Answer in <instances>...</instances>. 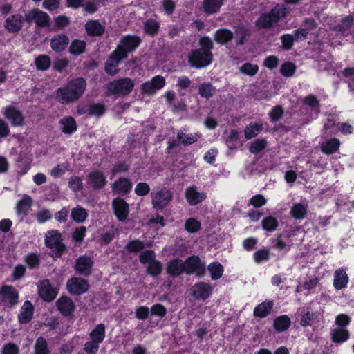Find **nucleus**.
Masks as SVG:
<instances>
[{
    "instance_id": "4c0bfd02",
    "label": "nucleus",
    "mask_w": 354,
    "mask_h": 354,
    "mask_svg": "<svg viewBox=\"0 0 354 354\" xmlns=\"http://www.w3.org/2000/svg\"><path fill=\"white\" fill-rule=\"evenodd\" d=\"M224 0H205L203 2L204 11L208 14L217 12L223 3Z\"/></svg>"
},
{
    "instance_id": "0e129e2a",
    "label": "nucleus",
    "mask_w": 354,
    "mask_h": 354,
    "mask_svg": "<svg viewBox=\"0 0 354 354\" xmlns=\"http://www.w3.org/2000/svg\"><path fill=\"white\" fill-rule=\"evenodd\" d=\"M143 242L138 240H133L129 242L126 245V249L129 252H137L144 248Z\"/></svg>"
},
{
    "instance_id": "4be33fe9",
    "label": "nucleus",
    "mask_w": 354,
    "mask_h": 354,
    "mask_svg": "<svg viewBox=\"0 0 354 354\" xmlns=\"http://www.w3.org/2000/svg\"><path fill=\"white\" fill-rule=\"evenodd\" d=\"M59 311L64 315H70L75 310V304L71 299L66 296L60 297L56 302Z\"/></svg>"
},
{
    "instance_id": "473e14b6",
    "label": "nucleus",
    "mask_w": 354,
    "mask_h": 354,
    "mask_svg": "<svg viewBox=\"0 0 354 354\" xmlns=\"http://www.w3.org/2000/svg\"><path fill=\"white\" fill-rule=\"evenodd\" d=\"M86 32L92 36H100L104 32V27L97 20H91L86 24Z\"/></svg>"
},
{
    "instance_id": "864d4df0",
    "label": "nucleus",
    "mask_w": 354,
    "mask_h": 354,
    "mask_svg": "<svg viewBox=\"0 0 354 354\" xmlns=\"http://www.w3.org/2000/svg\"><path fill=\"white\" fill-rule=\"evenodd\" d=\"M259 71V67L256 64H252L250 63H245L239 68V71L249 76H253Z\"/></svg>"
},
{
    "instance_id": "58836bf2",
    "label": "nucleus",
    "mask_w": 354,
    "mask_h": 354,
    "mask_svg": "<svg viewBox=\"0 0 354 354\" xmlns=\"http://www.w3.org/2000/svg\"><path fill=\"white\" fill-rule=\"evenodd\" d=\"M200 138L198 133L186 134L183 131H180L177 133L178 140L184 145H189L198 140Z\"/></svg>"
},
{
    "instance_id": "423d86ee",
    "label": "nucleus",
    "mask_w": 354,
    "mask_h": 354,
    "mask_svg": "<svg viewBox=\"0 0 354 354\" xmlns=\"http://www.w3.org/2000/svg\"><path fill=\"white\" fill-rule=\"evenodd\" d=\"M140 42L141 39L139 37L128 35L121 38L115 50L120 55L122 58H127V54L135 50Z\"/></svg>"
},
{
    "instance_id": "39448f33",
    "label": "nucleus",
    "mask_w": 354,
    "mask_h": 354,
    "mask_svg": "<svg viewBox=\"0 0 354 354\" xmlns=\"http://www.w3.org/2000/svg\"><path fill=\"white\" fill-rule=\"evenodd\" d=\"M211 51H205L203 49H196L190 52L188 55V62L190 66L196 68L205 67L212 61Z\"/></svg>"
},
{
    "instance_id": "5701e85b",
    "label": "nucleus",
    "mask_w": 354,
    "mask_h": 354,
    "mask_svg": "<svg viewBox=\"0 0 354 354\" xmlns=\"http://www.w3.org/2000/svg\"><path fill=\"white\" fill-rule=\"evenodd\" d=\"M32 205V199L28 195H24L17 202L16 205V212L18 216L23 218L27 215Z\"/></svg>"
},
{
    "instance_id": "f03ea898",
    "label": "nucleus",
    "mask_w": 354,
    "mask_h": 354,
    "mask_svg": "<svg viewBox=\"0 0 354 354\" xmlns=\"http://www.w3.org/2000/svg\"><path fill=\"white\" fill-rule=\"evenodd\" d=\"M289 11L288 9L283 4H277L269 12L263 13L256 24L257 26L262 28H270L279 21L286 17Z\"/></svg>"
},
{
    "instance_id": "49530a36",
    "label": "nucleus",
    "mask_w": 354,
    "mask_h": 354,
    "mask_svg": "<svg viewBox=\"0 0 354 354\" xmlns=\"http://www.w3.org/2000/svg\"><path fill=\"white\" fill-rule=\"evenodd\" d=\"M208 270L212 280H217L221 277L223 272V266L217 262L212 263L208 266Z\"/></svg>"
},
{
    "instance_id": "1a4fd4ad",
    "label": "nucleus",
    "mask_w": 354,
    "mask_h": 354,
    "mask_svg": "<svg viewBox=\"0 0 354 354\" xmlns=\"http://www.w3.org/2000/svg\"><path fill=\"white\" fill-rule=\"evenodd\" d=\"M19 295L15 288L3 286L0 289V302L5 307H12L18 303Z\"/></svg>"
},
{
    "instance_id": "dca6fc26",
    "label": "nucleus",
    "mask_w": 354,
    "mask_h": 354,
    "mask_svg": "<svg viewBox=\"0 0 354 354\" xmlns=\"http://www.w3.org/2000/svg\"><path fill=\"white\" fill-rule=\"evenodd\" d=\"M37 288L39 295L45 301H50L57 295L56 288L52 287L48 280L39 281Z\"/></svg>"
},
{
    "instance_id": "ea45409f",
    "label": "nucleus",
    "mask_w": 354,
    "mask_h": 354,
    "mask_svg": "<svg viewBox=\"0 0 354 354\" xmlns=\"http://www.w3.org/2000/svg\"><path fill=\"white\" fill-rule=\"evenodd\" d=\"M290 325V319L287 315H281L274 321V327L279 332L286 330Z\"/></svg>"
},
{
    "instance_id": "bf43d9fd",
    "label": "nucleus",
    "mask_w": 354,
    "mask_h": 354,
    "mask_svg": "<svg viewBox=\"0 0 354 354\" xmlns=\"http://www.w3.org/2000/svg\"><path fill=\"white\" fill-rule=\"evenodd\" d=\"M266 147V141L263 139H257L251 143L250 151L253 154H257L263 150Z\"/></svg>"
},
{
    "instance_id": "79ce46f5",
    "label": "nucleus",
    "mask_w": 354,
    "mask_h": 354,
    "mask_svg": "<svg viewBox=\"0 0 354 354\" xmlns=\"http://www.w3.org/2000/svg\"><path fill=\"white\" fill-rule=\"evenodd\" d=\"M261 225L264 230L273 232L277 228L279 222L274 216H268L261 221Z\"/></svg>"
},
{
    "instance_id": "8fccbe9b",
    "label": "nucleus",
    "mask_w": 354,
    "mask_h": 354,
    "mask_svg": "<svg viewBox=\"0 0 354 354\" xmlns=\"http://www.w3.org/2000/svg\"><path fill=\"white\" fill-rule=\"evenodd\" d=\"M49 353L46 339L43 337L38 338L34 346V351L31 354H49Z\"/></svg>"
},
{
    "instance_id": "338daca9",
    "label": "nucleus",
    "mask_w": 354,
    "mask_h": 354,
    "mask_svg": "<svg viewBox=\"0 0 354 354\" xmlns=\"http://www.w3.org/2000/svg\"><path fill=\"white\" fill-rule=\"evenodd\" d=\"M68 185L73 192H77L82 187V180L78 176H73L68 180Z\"/></svg>"
},
{
    "instance_id": "6ab92c4d",
    "label": "nucleus",
    "mask_w": 354,
    "mask_h": 354,
    "mask_svg": "<svg viewBox=\"0 0 354 354\" xmlns=\"http://www.w3.org/2000/svg\"><path fill=\"white\" fill-rule=\"evenodd\" d=\"M112 206L115 215L120 221H124L129 214V205L122 198H116L113 201Z\"/></svg>"
},
{
    "instance_id": "5fc2aeb1",
    "label": "nucleus",
    "mask_w": 354,
    "mask_h": 354,
    "mask_svg": "<svg viewBox=\"0 0 354 354\" xmlns=\"http://www.w3.org/2000/svg\"><path fill=\"white\" fill-rule=\"evenodd\" d=\"M147 273L153 277L158 276L162 271V264L157 260H154L147 266Z\"/></svg>"
},
{
    "instance_id": "09e8293b",
    "label": "nucleus",
    "mask_w": 354,
    "mask_h": 354,
    "mask_svg": "<svg viewBox=\"0 0 354 354\" xmlns=\"http://www.w3.org/2000/svg\"><path fill=\"white\" fill-rule=\"evenodd\" d=\"M263 129L262 124L252 123L250 124L244 131V135L247 140L255 137Z\"/></svg>"
},
{
    "instance_id": "69168bd1",
    "label": "nucleus",
    "mask_w": 354,
    "mask_h": 354,
    "mask_svg": "<svg viewBox=\"0 0 354 354\" xmlns=\"http://www.w3.org/2000/svg\"><path fill=\"white\" fill-rule=\"evenodd\" d=\"M35 217L38 223H43L52 218V213L48 209H41L35 214Z\"/></svg>"
},
{
    "instance_id": "412c9836",
    "label": "nucleus",
    "mask_w": 354,
    "mask_h": 354,
    "mask_svg": "<svg viewBox=\"0 0 354 354\" xmlns=\"http://www.w3.org/2000/svg\"><path fill=\"white\" fill-rule=\"evenodd\" d=\"M125 58H122L115 50L111 53L105 64V71L110 75H115L118 72L119 63Z\"/></svg>"
},
{
    "instance_id": "2eb2a0df",
    "label": "nucleus",
    "mask_w": 354,
    "mask_h": 354,
    "mask_svg": "<svg viewBox=\"0 0 354 354\" xmlns=\"http://www.w3.org/2000/svg\"><path fill=\"white\" fill-rule=\"evenodd\" d=\"M185 198L187 203L192 205H196L207 198V195L203 192H200L196 186H190L186 189Z\"/></svg>"
},
{
    "instance_id": "aec40b11",
    "label": "nucleus",
    "mask_w": 354,
    "mask_h": 354,
    "mask_svg": "<svg viewBox=\"0 0 354 354\" xmlns=\"http://www.w3.org/2000/svg\"><path fill=\"white\" fill-rule=\"evenodd\" d=\"M92 266L91 259L86 256H82L77 259L75 268L80 274L88 276L91 272Z\"/></svg>"
},
{
    "instance_id": "de8ad7c7",
    "label": "nucleus",
    "mask_w": 354,
    "mask_h": 354,
    "mask_svg": "<svg viewBox=\"0 0 354 354\" xmlns=\"http://www.w3.org/2000/svg\"><path fill=\"white\" fill-rule=\"evenodd\" d=\"M86 43L82 40L73 41L69 47V52L74 55H80L84 52Z\"/></svg>"
},
{
    "instance_id": "393cba45",
    "label": "nucleus",
    "mask_w": 354,
    "mask_h": 354,
    "mask_svg": "<svg viewBox=\"0 0 354 354\" xmlns=\"http://www.w3.org/2000/svg\"><path fill=\"white\" fill-rule=\"evenodd\" d=\"M24 18L22 15L17 14L8 18L5 21L6 29L10 32H18L21 30Z\"/></svg>"
},
{
    "instance_id": "c9c22d12",
    "label": "nucleus",
    "mask_w": 354,
    "mask_h": 354,
    "mask_svg": "<svg viewBox=\"0 0 354 354\" xmlns=\"http://www.w3.org/2000/svg\"><path fill=\"white\" fill-rule=\"evenodd\" d=\"M339 145L340 142L337 138H330L322 144L321 150L325 154H332L339 149Z\"/></svg>"
},
{
    "instance_id": "774afa93",
    "label": "nucleus",
    "mask_w": 354,
    "mask_h": 354,
    "mask_svg": "<svg viewBox=\"0 0 354 354\" xmlns=\"http://www.w3.org/2000/svg\"><path fill=\"white\" fill-rule=\"evenodd\" d=\"M267 200L266 198L261 194H257L252 196L250 199V205L254 206L256 208L261 207L266 205Z\"/></svg>"
},
{
    "instance_id": "c85d7f7f",
    "label": "nucleus",
    "mask_w": 354,
    "mask_h": 354,
    "mask_svg": "<svg viewBox=\"0 0 354 354\" xmlns=\"http://www.w3.org/2000/svg\"><path fill=\"white\" fill-rule=\"evenodd\" d=\"M68 42V37L66 35L59 34L52 37L50 46L53 50L60 52L65 49Z\"/></svg>"
},
{
    "instance_id": "6e6552de",
    "label": "nucleus",
    "mask_w": 354,
    "mask_h": 354,
    "mask_svg": "<svg viewBox=\"0 0 354 354\" xmlns=\"http://www.w3.org/2000/svg\"><path fill=\"white\" fill-rule=\"evenodd\" d=\"M172 198L173 194L166 188L151 193L152 204L158 209H162L167 206Z\"/></svg>"
},
{
    "instance_id": "e433bc0d",
    "label": "nucleus",
    "mask_w": 354,
    "mask_h": 354,
    "mask_svg": "<svg viewBox=\"0 0 354 354\" xmlns=\"http://www.w3.org/2000/svg\"><path fill=\"white\" fill-rule=\"evenodd\" d=\"M71 217L75 222L80 223L86 221L88 217V213L86 209L80 205H77L72 209Z\"/></svg>"
},
{
    "instance_id": "f704fd0d",
    "label": "nucleus",
    "mask_w": 354,
    "mask_h": 354,
    "mask_svg": "<svg viewBox=\"0 0 354 354\" xmlns=\"http://www.w3.org/2000/svg\"><path fill=\"white\" fill-rule=\"evenodd\" d=\"M184 261L180 259H174L169 262L167 272L172 276H178L185 272Z\"/></svg>"
},
{
    "instance_id": "7c9ffc66",
    "label": "nucleus",
    "mask_w": 354,
    "mask_h": 354,
    "mask_svg": "<svg viewBox=\"0 0 354 354\" xmlns=\"http://www.w3.org/2000/svg\"><path fill=\"white\" fill-rule=\"evenodd\" d=\"M307 209L308 204L306 203H295L290 208V214L295 219L301 220L306 216Z\"/></svg>"
},
{
    "instance_id": "f3484780",
    "label": "nucleus",
    "mask_w": 354,
    "mask_h": 354,
    "mask_svg": "<svg viewBox=\"0 0 354 354\" xmlns=\"http://www.w3.org/2000/svg\"><path fill=\"white\" fill-rule=\"evenodd\" d=\"M191 291L196 299L205 300L212 294V287L209 283L201 282L194 284L192 287Z\"/></svg>"
},
{
    "instance_id": "f257e3e1",
    "label": "nucleus",
    "mask_w": 354,
    "mask_h": 354,
    "mask_svg": "<svg viewBox=\"0 0 354 354\" xmlns=\"http://www.w3.org/2000/svg\"><path fill=\"white\" fill-rule=\"evenodd\" d=\"M86 86V81L82 77L72 80L66 86L57 90L56 100L62 104L73 103L83 95Z\"/></svg>"
},
{
    "instance_id": "c03bdc74",
    "label": "nucleus",
    "mask_w": 354,
    "mask_h": 354,
    "mask_svg": "<svg viewBox=\"0 0 354 354\" xmlns=\"http://www.w3.org/2000/svg\"><path fill=\"white\" fill-rule=\"evenodd\" d=\"M35 64L39 71H46L50 68L51 60L46 55H41L35 58Z\"/></svg>"
},
{
    "instance_id": "680f3d73",
    "label": "nucleus",
    "mask_w": 354,
    "mask_h": 354,
    "mask_svg": "<svg viewBox=\"0 0 354 354\" xmlns=\"http://www.w3.org/2000/svg\"><path fill=\"white\" fill-rule=\"evenodd\" d=\"M105 112V108L102 104H94L88 108V113L89 115L101 116Z\"/></svg>"
},
{
    "instance_id": "0eeeda50",
    "label": "nucleus",
    "mask_w": 354,
    "mask_h": 354,
    "mask_svg": "<svg viewBox=\"0 0 354 354\" xmlns=\"http://www.w3.org/2000/svg\"><path fill=\"white\" fill-rule=\"evenodd\" d=\"M46 245L47 247L54 249L52 251L53 257H59L65 250L64 245L61 242V234L57 230H51L46 234Z\"/></svg>"
},
{
    "instance_id": "a211bd4d",
    "label": "nucleus",
    "mask_w": 354,
    "mask_h": 354,
    "mask_svg": "<svg viewBox=\"0 0 354 354\" xmlns=\"http://www.w3.org/2000/svg\"><path fill=\"white\" fill-rule=\"evenodd\" d=\"M6 118L9 120L12 126H21L24 124V118L22 113L13 106L5 107L2 111Z\"/></svg>"
},
{
    "instance_id": "9d476101",
    "label": "nucleus",
    "mask_w": 354,
    "mask_h": 354,
    "mask_svg": "<svg viewBox=\"0 0 354 354\" xmlns=\"http://www.w3.org/2000/svg\"><path fill=\"white\" fill-rule=\"evenodd\" d=\"M86 183L88 188L100 189L106 185V178L102 171L93 170L86 176Z\"/></svg>"
},
{
    "instance_id": "37998d69",
    "label": "nucleus",
    "mask_w": 354,
    "mask_h": 354,
    "mask_svg": "<svg viewBox=\"0 0 354 354\" xmlns=\"http://www.w3.org/2000/svg\"><path fill=\"white\" fill-rule=\"evenodd\" d=\"M249 35V30L242 26L238 27L234 33V37L235 38L236 44L237 46L243 45L245 42L247 37Z\"/></svg>"
},
{
    "instance_id": "ddd939ff",
    "label": "nucleus",
    "mask_w": 354,
    "mask_h": 354,
    "mask_svg": "<svg viewBox=\"0 0 354 354\" xmlns=\"http://www.w3.org/2000/svg\"><path fill=\"white\" fill-rule=\"evenodd\" d=\"M185 272L187 274L194 273L198 277H201L205 273V266L199 258L196 256L191 257L184 261Z\"/></svg>"
},
{
    "instance_id": "603ef678",
    "label": "nucleus",
    "mask_w": 354,
    "mask_h": 354,
    "mask_svg": "<svg viewBox=\"0 0 354 354\" xmlns=\"http://www.w3.org/2000/svg\"><path fill=\"white\" fill-rule=\"evenodd\" d=\"M292 244L293 243L291 241H288L286 242L284 241L282 239L281 235H279L275 240V245L274 248L279 251H284L285 252H287L290 250Z\"/></svg>"
},
{
    "instance_id": "f8f14e48",
    "label": "nucleus",
    "mask_w": 354,
    "mask_h": 354,
    "mask_svg": "<svg viewBox=\"0 0 354 354\" xmlns=\"http://www.w3.org/2000/svg\"><path fill=\"white\" fill-rule=\"evenodd\" d=\"M24 20L28 24L35 21L38 26L44 27L48 26L50 17L47 13L35 9L27 12L25 15Z\"/></svg>"
},
{
    "instance_id": "4d7b16f0",
    "label": "nucleus",
    "mask_w": 354,
    "mask_h": 354,
    "mask_svg": "<svg viewBox=\"0 0 354 354\" xmlns=\"http://www.w3.org/2000/svg\"><path fill=\"white\" fill-rule=\"evenodd\" d=\"M185 230L190 233H195L201 228V223L194 218L187 219L185 224Z\"/></svg>"
},
{
    "instance_id": "b1692460",
    "label": "nucleus",
    "mask_w": 354,
    "mask_h": 354,
    "mask_svg": "<svg viewBox=\"0 0 354 354\" xmlns=\"http://www.w3.org/2000/svg\"><path fill=\"white\" fill-rule=\"evenodd\" d=\"M132 189V183L126 178H120L115 180L112 185V191L115 194H125Z\"/></svg>"
},
{
    "instance_id": "a878e982",
    "label": "nucleus",
    "mask_w": 354,
    "mask_h": 354,
    "mask_svg": "<svg viewBox=\"0 0 354 354\" xmlns=\"http://www.w3.org/2000/svg\"><path fill=\"white\" fill-rule=\"evenodd\" d=\"M331 339L335 343L341 344L349 338V332L346 328L334 326L330 330Z\"/></svg>"
},
{
    "instance_id": "c756f323",
    "label": "nucleus",
    "mask_w": 354,
    "mask_h": 354,
    "mask_svg": "<svg viewBox=\"0 0 354 354\" xmlns=\"http://www.w3.org/2000/svg\"><path fill=\"white\" fill-rule=\"evenodd\" d=\"M234 38V33L227 28L217 30L214 35V41L221 45H225L231 41Z\"/></svg>"
},
{
    "instance_id": "4468645a",
    "label": "nucleus",
    "mask_w": 354,
    "mask_h": 354,
    "mask_svg": "<svg viewBox=\"0 0 354 354\" xmlns=\"http://www.w3.org/2000/svg\"><path fill=\"white\" fill-rule=\"evenodd\" d=\"M67 289L71 294L79 295L88 290V284L84 279L73 277L67 282Z\"/></svg>"
},
{
    "instance_id": "72a5a7b5",
    "label": "nucleus",
    "mask_w": 354,
    "mask_h": 354,
    "mask_svg": "<svg viewBox=\"0 0 354 354\" xmlns=\"http://www.w3.org/2000/svg\"><path fill=\"white\" fill-rule=\"evenodd\" d=\"M272 307V301H266L254 308V315L260 318L266 317L270 314Z\"/></svg>"
},
{
    "instance_id": "3c124183",
    "label": "nucleus",
    "mask_w": 354,
    "mask_h": 354,
    "mask_svg": "<svg viewBox=\"0 0 354 354\" xmlns=\"http://www.w3.org/2000/svg\"><path fill=\"white\" fill-rule=\"evenodd\" d=\"M239 136L240 132L236 130L232 129L229 131L225 139L226 144L229 148L234 149L236 147L235 142L239 140Z\"/></svg>"
},
{
    "instance_id": "bb28decb",
    "label": "nucleus",
    "mask_w": 354,
    "mask_h": 354,
    "mask_svg": "<svg viewBox=\"0 0 354 354\" xmlns=\"http://www.w3.org/2000/svg\"><path fill=\"white\" fill-rule=\"evenodd\" d=\"M34 308L32 304L29 301H26L21 307L18 319L19 323L26 324L29 322L33 315Z\"/></svg>"
},
{
    "instance_id": "a18cd8bd",
    "label": "nucleus",
    "mask_w": 354,
    "mask_h": 354,
    "mask_svg": "<svg viewBox=\"0 0 354 354\" xmlns=\"http://www.w3.org/2000/svg\"><path fill=\"white\" fill-rule=\"evenodd\" d=\"M216 93V88L209 83H203L198 86L199 95L205 98L212 97Z\"/></svg>"
},
{
    "instance_id": "20e7f679",
    "label": "nucleus",
    "mask_w": 354,
    "mask_h": 354,
    "mask_svg": "<svg viewBox=\"0 0 354 354\" xmlns=\"http://www.w3.org/2000/svg\"><path fill=\"white\" fill-rule=\"evenodd\" d=\"M134 86L133 80L129 77H124L109 82L106 88L109 94L125 96L133 91Z\"/></svg>"
},
{
    "instance_id": "cd10ccee",
    "label": "nucleus",
    "mask_w": 354,
    "mask_h": 354,
    "mask_svg": "<svg viewBox=\"0 0 354 354\" xmlns=\"http://www.w3.org/2000/svg\"><path fill=\"white\" fill-rule=\"evenodd\" d=\"M348 277L343 268L337 269L334 273L333 286L336 290H341L346 287Z\"/></svg>"
},
{
    "instance_id": "e2e57ef3",
    "label": "nucleus",
    "mask_w": 354,
    "mask_h": 354,
    "mask_svg": "<svg viewBox=\"0 0 354 354\" xmlns=\"http://www.w3.org/2000/svg\"><path fill=\"white\" fill-rule=\"evenodd\" d=\"M155 253L151 250H145L140 254V261L142 264L148 265L155 259Z\"/></svg>"
},
{
    "instance_id": "13d9d810",
    "label": "nucleus",
    "mask_w": 354,
    "mask_h": 354,
    "mask_svg": "<svg viewBox=\"0 0 354 354\" xmlns=\"http://www.w3.org/2000/svg\"><path fill=\"white\" fill-rule=\"evenodd\" d=\"M295 65L290 62L283 63L281 68L280 72L285 77H291L295 73Z\"/></svg>"
},
{
    "instance_id": "6e6d98bb",
    "label": "nucleus",
    "mask_w": 354,
    "mask_h": 354,
    "mask_svg": "<svg viewBox=\"0 0 354 354\" xmlns=\"http://www.w3.org/2000/svg\"><path fill=\"white\" fill-rule=\"evenodd\" d=\"M144 28L146 33L154 35L159 29V24L153 19H149L145 23Z\"/></svg>"
},
{
    "instance_id": "052dcab7",
    "label": "nucleus",
    "mask_w": 354,
    "mask_h": 354,
    "mask_svg": "<svg viewBox=\"0 0 354 354\" xmlns=\"http://www.w3.org/2000/svg\"><path fill=\"white\" fill-rule=\"evenodd\" d=\"M254 259L256 263H260L267 261L270 259V252L268 249H261L254 253Z\"/></svg>"
},
{
    "instance_id": "9b49d317",
    "label": "nucleus",
    "mask_w": 354,
    "mask_h": 354,
    "mask_svg": "<svg viewBox=\"0 0 354 354\" xmlns=\"http://www.w3.org/2000/svg\"><path fill=\"white\" fill-rule=\"evenodd\" d=\"M165 85V80L161 75H156L151 80L143 83L141 85V92L142 94L152 95L158 90L162 88Z\"/></svg>"
},
{
    "instance_id": "a19ab883",
    "label": "nucleus",
    "mask_w": 354,
    "mask_h": 354,
    "mask_svg": "<svg viewBox=\"0 0 354 354\" xmlns=\"http://www.w3.org/2000/svg\"><path fill=\"white\" fill-rule=\"evenodd\" d=\"M353 24V18L352 16H346L342 19L340 24L335 27V30L342 34H346L350 30Z\"/></svg>"
},
{
    "instance_id": "2f4dec72",
    "label": "nucleus",
    "mask_w": 354,
    "mask_h": 354,
    "mask_svg": "<svg viewBox=\"0 0 354 354\" xmlns=\"http://www.w3.org/2000/svg\"><path fill=\"white\" fill-rule=\"evenodd\" d=\"M61 130L65 134H71L77 129L76 122L71 116H67L59 120Z\"/></svg>"
},
{
    "instance_id": "7ed1b4c3",
    "label": "nucleus",
    "mask_w": 354,
    "mask_h": 354,
    "mask_svg": "<svg viewBox=\"0 0 354 354\" xmlns=\"http://www.w3.org/2000/svg\"><path fill=\"white\" fill-rule=\"evenodd\" d=\"M89 340L84 346L87 354H95L100 348V344L106 337V326L104 324H97L88 333Z\"/></svg>"
}]
</instances>
